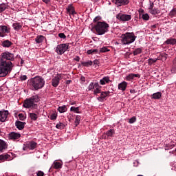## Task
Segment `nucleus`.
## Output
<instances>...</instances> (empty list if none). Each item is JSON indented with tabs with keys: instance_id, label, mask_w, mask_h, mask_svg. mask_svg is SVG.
<instances>
[{
	"instance_id": "37998d69",
	"label": "nucleus",
	"mask_w": 176,
	"mask_h": 176,
	"mask_svg": "<svg viewBox=\"0 0 176 176\" xmlns=\"http://www.w3.org/2000/svg\"><path fill=\"white\" fill-rule=\"evenodd\" d=\"M106 52H109V50L107 47H103L100 48L99 53H105Z\"/></svg>"
},
{
	"instance_id": "2eb2a0df",
	"label": "nucleus",
	"mask_w": 176,
	"mask_h": 176,
	"mask_svg": "<svg viewBox=\"0 0 176 176\" xmlns=\"http://www.w3.org/2000/svg\"><path fill=\"white\" fill-rule=\"evenodd\" d=\"M101 93V86L98 82L95 83V87L94 88V94L97 95Z\"/></svg>"
},
{
	"instance_id": "f257e3e1",
	"label": "nucleus",
	"mask_w": 176,
	"mask_h": 176,
	"mask_svg": "<svg viewBox=\"0 0 176 176\" xmlns=\"http://www.w3.org/2000/svg\"><path fill=\"white\" fill-rule=\"evenodd\" d=\"M14 60V54L10 52H4L0 58V78H5L8 74L12 72L13 63L11 61Z\"/></svg>"
},
{
	"instance_id": "b1692460",
	"label": "nucleus",
	"mask_w": 176,
	"mask_h": 176,
	"mask_svg": "<svg viewBox=\"0 0 176 176\" xmlns=\"http://www.w3.org/2000/svg\"><path fill=\"white\" fill-rule=\"evenodd\" d=\"M3 149H6V142L2 140H0V152H2Z\"/></svg>"
},
{
	"instance_id": "0eeeda50",
	"label": "nucleus",
	"mask_w": 176,
	"mask_h": 176,
	"mask_svg": "<svg viewBox=\"0 0 176 176\" xmlns=\"http://www.w3.org/2000/svg\"><path fill=\"white\" fill-rule=\"evenodd\" d=\"M8 34H10V28L6 25H0V37L5 38V36H8Z\"/></svg>"
},
{
	"instance_id": "7ed1b4c3",
	"label": "nucleus",
	"mask_w": 176,
	"mask_h": 176,
	"mask_svg": "<svg viewBox=\"0 0 176 176\" xmlns=\"http://www.w3.org/2000/svg\"><path fill=\"white\" fill-rule=\"evenodd\" d=\"M137 39V36L134 32H126L121 35V42L122 45H131Z\"/></svg>"
},
{
	"instance_id": "6ab92c4d",
	"label": "nucleus",
	"mask_w": 176,
	"mask_h": 176,
	"mask_svg": "<svg viewBox=\"0 0 176 176\" xmlns=\"http://www.w3.org/2000/svg\"><path fill=\"white\" fill-rule=\"evenodd\" d=\"M110 82H111V80L108 76L103 77L102 79L100 80V83L102 85H104L106 83H109Z\"/></svg>"
},
{
	"instance_id": "680f3d73",
	"label": "nucleus",
	"mask_w": 176,
	"mask_h": 176,
	"mask_svg": "<svg viewBox=\"0 0 176 176\" xmlns=\"http://www.w3.org/2000/svg\"><path fill=\"white\" fill-rule=\"evenodd\" d=\"M151 28H156V25H153L151 26Z\"/></svg>"
},
{
	"instance_id": "20e7f679",
	"label": "nucleus",
	"mask_w": 176,
	"mask_h": 176,
	"mask_svg": "<svg viewBox=\"0 0 176 176\" xmlns=\"http://www.w3.org/2000/svg\"><path fill=\"white\" fill-rule=\"evenodd\" d=\"M109 28V24L107 23V22H97L95 25V30L98 34V35H104V34H107L108 32V29Z\"/></svg>"
},
{
	"instance_id": "f8f14e48",
	"label": "nucleus",
	"mask_w": 176,
	"mask_h": 176,
	"mask_svg": "<svg viewBox=\"0 0 176 176\" xmlns=\"http://www.w3.org/2000/svg\"><path fill=\"white\" fill-rule=\"evenodd\" d=\"M8 111H0V122H5L8 119Z\"/></svg>"
},
{
	"instance_id": "79ce46f5",
	"label": "nucleus",
	"mask_w": 176,
	"mask_h": 176,
	"mask_svg": "<svg viewBox=\"0 0 176 176\" xmlns=\"http://www.w3.org/2000/svg\"><path fill=\"white\" fill-rule=\"evenodd\" d=\"M142 18L143 19V20H145L146 21H148V20H149V14H143L142 16Z\"/></svg>"
},
{
	"instance_id": "13d9d810",
	"label": "nucleus",
	"mask_w": 176,
	"mask_h": 176,
	"mask_svg": "<svg viewBox=\"0 0 176 176\" xmlns=\"http://www.w3.org/2000/svg\"><path fill=\"white\" fill-rule=\"evenodd\" d=\"M43 2H44L45 3H49V2H50V0H42Z\"/></svg>"
},
{
	"instance_id": "ddd939ff",
	"label": "nucleus",
	"mask_w": 176,
	"mask_h": 176,
	"mask_svg": "<svg viewBox=\"0 0 176 176\" xmlns=\"http://www.w3.org/2000/svg\"><path fill=\"white\" fill-rule=\"evenodd\" d=\"M111 92L109 91H103L101 93L100 96L97 98L98 101H100V102H102L108 96H109Z\"/></svg>"
},
{
	"instance_id": "5701e85b",
	"label": "nucleus",
	"mask_w": 176,
	"mask_h": 176,
	"mask_svg": "<svg viewBox=\"0 0 176 176\" xmlns=\"http://www.w3.org/2000/svg\"><path fill=\"white\" fill-rule=\"evenodd\" d=\"M161 98H162L161 92H156L152 95V98H153V100H160Z\"/></svg>"
},
{
	"instance_id": "e433bc0d",
	"label": "nucleus",
	"mask_w": 176,
	"mask_h": 176,
	"mask_svg": "<svg viewBox=\"0 0 176 176\" xmlns=\"http://www.w3.org/2000/svg\"><path fill=\"white\" fill-rule=\"evenodd\" d=\"M107 137H113L115 134V131L113 129H110L106 133Z\"/></svg>"
},
{
	"instance_id": "72a5a7b5",
	"label": "nucleus",
	"mask_w": 176,
	"mask_h": 176,
	"mask_svg": "<svg viewBox=\"0 0 176 176\" xmlns=\"http://www.w3.org/2000/svg\"><path fill=\"white\" fill-rule=\"evenodd\" d=\"M56 129H58L59 130H63L65 127V125L63 122H58L56 125Z\"/></svg>"
},
{
	"instance_id": "9d476101",
	"label": "nucleus",
	"mask_w": 176,
	"mask_h": 176,
	"mask_svg": "<svg viewBox=\"0 0 176 176\" xmlns=\"http://www.w3.org/2000/svg\"><path fill=\"white\" fill-rule=\"evenodd\" d=\"M111 1L116 5V6H126V5H129L130 2L129 0H112Z\"/></svg>"
},
{
	"instance_id": "bb28decb",
	"label": "nucleus",
	"mask_w": 176,
	"mask_h": 176,
	"mask_svg": "<svg viewBox=\"0 0 176 176\" xmlns=\"http://www.w3.org/2000/svg\"><path fill=\"white\" fill-rule=\"evenodd\" d=\"M36 142H30L29 144H28V147L31 150H34L36 148Z\"/></svg>"
},
{
	"instance_id": "1a4fd4ad",
	"label": "nucleus",
	"mask_w": 176,
	"mask_h": 176,
	"mask_svg": "<svg viewBox=\"0 0 176 176\" xmlns=\"http://www.w3.org/2000/svg\"><path fill=\"white\" fill-rule=\"evenodd\" d=\"M21 137V134L17 132H10L8 134V140H10V141H16V140H19Z\"/></svg>"
},
{
	"instance_id": "3c124183",
	"label": "nucleus",
	"mask_w": 176,
	"mask_h": 176,
	"mask_svg": "<svg viewBox=\"0 0 176 176\" xmlns=\"http://www.w3.org/2000/svg\"><path fill=\"white\" fill-rule=\"evenodd\" d=\"M45 175V173L43 172H42L41 170H38L37 172V176H43Z\"/></svg>"
},
{
	"instance_id": "774afa93",
	"label": "nucleus",
	"mask_w": 176,
	"mask_h": 176,
	"mask_svg": "<svg viewBox=\"0 0 176 176\" xmlns=\"http://www.w3.org/2000/svg\"><path fill=\"white\" fill-rule=\"evenodd\" d=\"M138 176H142V175H138Z\"/></svg>"
},
{
	"instance_id": "c03bdc74",
	"label": "nucleus",
	"mask_w": 176,
	"mask_h": 176,
	"mask_svg": "<svg viewBox=\"0 0 176 176\" xmlns=\"http://www.w3.org/2000/svg\"><path fill=\"white\" fill-rule=\"evenodd\" d=\"M126 80H131L133 79H134V74H129L126 78Z\"/></svg>"
},
{
	"instance_id": "58836bf2",
	"label": "nucleus",
	"mask_w": 176,
	"mask_h": 176,
	"mask_svg": "<svg viewBox=\"0 0 176 176\" xmlns=\"http://www.w3.org/2000/svg\"><path fill=\"white\" fill-rule=\"evenodd\" d=\"M96 87V83L91 82L89 85L88 86V90H94V88Z\"/></svg>"
},
{
	"instance_id": "052dcab7",
	"label": "nucleus",
	"mask_w": 176,
	"mask_h": 176,
	"mask_svg": "<svg viewBox=\"0 0 176 176\" xmlns=\"http://www.w3.org/2000/svg\"><path fill=\"white\" fill-rule=\"evenodd\" d=\"M162 57H164V60H167V55L163 54Z\"/></svg>"
},
{
	"instance_id": "c756f323",
	"label": "nucleus",
	"mask_w": 176,
	"mask_h": 176,
	"mask_svg": "<svg viewBox=\"0 0 176 176\" xmlns=\"http://www.w3.org/2000/svg\"><path fill=\"white\" fill-rule=\"evenodd\" d=\"M81 64L83 67H90L93 65V61L88 60L87 62H82Z\"/></svg>"
},
{
	"instance_id": "a211bd4d",
	"label": "nucleus",
	"mask_w": 176,
	"mask_h": 176,
	"mask_svg": "<svg viewBox=\"0 0 176 176\" xmlns=\"http://www.w3.org/2000/svg\"><path fill=\"white\" fill-rule=\"evenodd\" d=\"M52 167L53 168H55V170H58V168H63V164L55 160L52 164Z\"/></svg>"
},
{
	"instance_id": "f704fd0d",
	"label": "nucleus",
	"mask_w": 176,
	"mask_h": 176,
	"mask_svg": "<svg viewBox=\"0 0 176 176\" xmlns=\"http://www.w3.org/2000/svg\"><path fill=\"white\" fill-rule=\"evenodd\" d=\"M142 53V49L141 48H137L133 51V55L138 56V54H141Z\"/></svg>"
},
{
	"instance_id": "49530a36",
	"label": "nucleus",
	"mask_w": 176,
	"mask_h": 176,
	"mask_svg": "<svg viewBox=\"0 0 176 176\" xmlns=\"http://www.w3.org/2000/svg\"><path fill=\"white\" fill-rule=\"evenodd\" d=\"M18 116H19V120H24L26 118L25 116H24V114L23 113H19Z\"/></svg>"
},
{
	"instance_id": "864d4df0",
	"label": "nucleus",
	"mask_w": 176,
	"mask_h": 176,
	"mask_svg": "<svg viewBox=\"0 0 176 176\" xmlns=\"http://www.w3.org/2000/svg\"><path fill=\"white\" fill-rule=\"evenodd\" d=\"M140 74H133V78H140Z\"/></svg>"
},
{
	"instance_id": "4be33fe9",
	"label": "nucleus",
	"mask_w": 176,
	"mask_h": 176,
	"mask_svg": "<svg viewBox=\"0 0 176 176\" xmlns=\"http://www.w3.org/2000/svg\"><path fill=\"white\" fill-rule=\"evenodd\" d=\"M1 45L3 47H10V46H12V42L10 41L9 40H6L2 42Z\"/></svg>"
},
{
	"instance_id": "4d7b16f0",
	"label": "nucleus",
	"mask_w": 176,
	"mask_h": 176,
	"mask_svg": "<svg viewBox=\"0 0 176 176\" xmlns=\"http://www.w3.org/2000/svg\"><path fill=\"white\" fill-rule=\"evenodd\" d=\"M92 64L98 65V60H94V61L92 62Z\"/></svg>"
},
{
	"instance_id": "423d86ee",
	"label": "nucleus",
	"mask_w": 176,
	"mask_h": 176,
	"mask_svg": "<svg viewBox=\"0 0 176 176\" xmlns=\"http://www.w3.org/2000/svg\"><path fill=\"white\" fill-rule=\"evenodd\" d=\"M68 47H69V45L67 43L60 44L56 46L55 51L61 56L68 50Z\"/></svg>"
},
{
	"instance_id": "a878e982",
	"label": "nucleus",
	"mask_w": 176,
	"mask_h": 176,
	"mask_svg": "<svg viewBox=\"0 0 176 176\" xmlns=\"http://www.w3.org/2000/svg\"><path fill=\"white\" fill-rule=\"evenodd\" d=\"M58 112H60V113H64V112H67V106L63 105V106H60L58 108Z\"/></svg>"
},
{
	"instance_id": "ea45409f",
	"label": "nucleus",
	"mask_w": 176,
	"mask_h": 176,
	"mask_svg": "<svg viewBox=\"0 0 176 176\" xmlns=\"http://www.w3.org/2000/svg\"><path fill=\"white\" fill-rule=\"evenodd\" d=\"M50 119L51 120H56L57 119V113H53L50 115Z\"/></svg>"
},
{
	"instance_id": "39448f33",
	"label": "nucleus",
	"mask_w": 176,
	"mask_h": 176,
	"mask_svg": "<svg viewBox=\"0 0 176 176\" xmlns=\"http://www.w3.org/2000/svg\"><path fill=\"white\" fill-rule=\"evenodd\" d=\"M39 101V98L38 96H34L31 97L30 99L25 100L23 103L24 108H31L34 107L35 102H38Z\"/></svg>"
},
{
	"instance_id": "f03ea898",
	"label": "nucleus",
	"mask_w": 176,
	"mask_h": 176,
	"mask_svg": "<svg viewBox=\"0 0 176 176\" xmlns=\"http://www.w3.org/2000/svg\"><path fill=\"white\" fill-rule=\"evenodd\" d=\"M29 86L32 90H39V89H42L45 86V79L37 76L30 79Z\"/></svg>"
},
{
	"instance_id": "6e6552de",
	"label": "nucleus",
	"mask_w": 176,
	"mask_h": 176,
	"mask_svg": "<svg viewBox=\"0 0 176 176\" xmlns=\"http://www.w3.org/2000/svg\"><path fill=\"white\" fill-rule=\"evenodd\" d=\"M116 19L120 20V21H130L131 20V15L120 13L116 15Z\"/></svg>"
},
{
	"instance_id": "dca6fc26",
	"label": "nucleus",
	"mask_w": 176,
	"mask_h": 176,
	"mask_svg": "<svg viewBox=\"0 0 176 176\" xmlns=\"http://www.w3.org/2000/svg\"><path fill=\"white\" fill-rule=\"evenodd\" d=\"M26 123L25 122H23L21 121H16L15 122V126L16 127V129H18L19 130H23V129H24V126H25Z\"/></svg>"
},
{
	"instance_id": "7c9ffc66",
	"label": "nucleus",
	"mask_w": 176,
	"mask_h": 176,
	"mask_svg": "<svg viewBox=\"0 0 176 176\" xmlns=\"http://www.w3.org/2000/svg\"><path fill=\"white\" fill-rule=\"evenodd\" d=\"M71 112H74V113H80V110H79V107H72L70 108Z\"/></svg>"
},
{
	"instance_id": "8fccbe9b",
	"label": "nucleus",
	"mask_w": 176,
	"mask_h": 176,
	"mask_svg": "<svg viewBox=\"0 0 176 176\" xmlns=\"http://www.w3.org/2000/svg\"><path fill=\"white\" fill-rule=\"evenodd\" d=\"M19 79L21 81L27 80V76L25 75L21 76Z\"/></svg>"
},
{
	"instance_id": "2f4dec72",
	"label": "nucleus",
	"mask_w": 176,
	"mask_h": 176,
	"mask_svg": "<svg viewBox=\"0 0 176 176\" xmlns=\"http://www.w3.org/2000/svg\"><path fill=\"white\" fill-rule=\"evenodd\" d=\"M87 54H98L99 53L98 50L94 49V50H89L87 51Z\"/></svg>"
},
{
	"instance_id": "c9c22d12",
	"label": "nucleus",
	"mask_w": 176,
	"mask_h": 176,
	"mask_svg": "<svg viewBox=\"0 0 176 176\" xmlns=\"http://www.w3.org/2000/svg\"><path fill=\"white\" fill-rule=\"evenodd\" d=\"M150 13L153 14V16H156V14H159V13H160V11L157 9H153L150 10Z\"/></svg>"
},
{
	"instance_id": "69168bd1",
	"label": "nucleus",
	"mask_w": 176,
	"mask_h": 176,
	"mask_svg": "<svg viewBox=\"0 0 176 176\" xmlns=\"http://www.w3.org/2000/svg\"><path fill=\"white\" fill-rule=\"evenodd\" d=\"M82 80L85 81V77L81 78Z\"/></svg>"
},
{
	"instance_id": "a18cd8bd",
	"label": "nucleus",
	"mask_w": 176,
	"mask_h": 176,
	"mask_svg": "<svg viewBox=\"0 0 176 176\" xmlns=\"http://www.w3.org/2000/svg\"><path fill=\"white\" fill-rule=\"evenodd\" d=\"M136 121H137V118L133 116L131 119H129V123H130V124L135 123Z\"/></svg>"
},
{
	"instance_id": "412c9836",
	"label": "nucleus",
	"mask_w": 176,
	"mask_h": 176,
	"mask_svg": "<svg viewBox=\"0 0 176 176\" xmlns=\"http://www.w3.org/2000/svg\"><path fill=\"white\" fill-rule=\"evenodd\" d=\"M45 39H46V38L42 35H39L37 36L35 38V42L36 43H42V42H43V41H45Z\"/></svg>"
},
{
	"instance_id": "393cba45",
	"label": "nucleus",
	"mask_w": 176,
	"mask_h": 176,
	"mask_svg": "<svg viewBox=\"0 0 176 176\" xmlns=\"http://www.w3.org/2000/svg\"><path fill=\"white\" fill-rule=\"evenodd\" d=\"M9 157H10V155H9L8 154L0 155V160H1L2 162H5V160H8Z\"/></svg>"
},
{
	"instance_id": "9b49d317",
	"label": "nucleus",
	"mask_w": 176,
	"mask_h": 176,
	"mask_svg": "<svg viewBox=\"0 0 176 176\" xmlns=\"http://www.w3.org/2000/svg\"><path fill=\"white\" fill-rule=\"evenodd\" d=\"M62 76H63L61 74H58L52 78V83L54 87H57V86H58V83H60V80L61 79Z\"/></svg>"
},
{
	"instance_id": "473e14b6",
	"label": "nucleus",
	"mask_w": 176,
	"mask_h": 176,
	"mask_svg": "<svg viewBox=\"0 0 176 176\" xmlns=\"http://www.w3.org/2000/svg\"><path fill=\"white\" fill-rule=\"evenodd\" d=\"M159 60V58H149L148 59V65H152V64L156 63Z\"/></svg>"
},
{
	"instance_id": "e2e57ef3",
	"label": "nucleus",
	"mask_w": 176,
	"mask_h": 176,
	"mask_svg": "<svg viewBox=\"0 0 176 176\" xmlns=\"http://www.w3.org/2000/svg\"><path fill=\"white\" fill-rule=\"evenodd\" d=\"M70 105H75V102L70 103Z\"/></svg>"
},
{
	"instance_id": "4468645a",
	"label": "nucleus",
	"mask_w": 176,
	"mask_h": 176,
	"mask_svg": "<svg viewBox=\"0 0 176 176\" xmlns=\"http://www.w3.org/2000/svg\"><path fill=\"white\" fill-rule=\"evenodd\" d=\"M67 12L69 15L72 14V16H75V14H76V12H75V8H74V6H72V5H69L67 8Z\"/></svg>"
},
{
	"instance_id": "bf43d9fd",
	"label": "nucleus",
	"mask_w": 176,
	"mask_h": 176,
	"mask_svg": "<svg viewBox=\"0 0 176 176\" xmlns=\"http://www.w3.org/2000/svg\"><path fill=\"white\" fill-rule=\"evenodd\" d=\"M74 60H75L76 61H79V60H80V58H79V56H76V57L74 58Z\"/></svg>"
},
{
	"instance_id": "4c0bfd02",
	"label": "nucleus",
	"mask_w": 176,
	"mask_h": 176,
	"mask_svg": "<svg viewBox=\"0 0 176 176\" xmlns=\"http://www.w3.org/2000/svg\"><path fill=\"white\" fill-rule=\"evenodd\" d=\"M30 118L32 119V120H36V119H38V115L35 114L34 113H30Z\"/></svg>"
},
{
	"instance_id": "c85d7f7f",
	"label": "nucleus",
	"mask_w": 176,
	"mask_h": 176,
	"mask_svg": "<svg viewBox=\"0 0 176 176\" xmlns=\"http://www.w3.org/2000/svg\"><path fill=\"white\" fill-rule=\"evenodd\" d=\"M167 45H175L176 39L175 38H168L166 41Z\"/></svg>"
},
{
	"instance_id": "5fc2aeb1",
	"label": "nucleus",
	"mask_w": 176,
	"mask_h": 176,
	"mask_svg": "<svg viewBox=\"0 0 176 176\" xmlns=\"http://www.w3.org/2000/svg\"><path fill=\"white\" fill-rule=\"evenodd\" d=\"M149 9L150 10H152L153 9V3H151Z\"/></svg>"
},
{
	"instance_id": "6e6d98bb",
	"label": "nucleus",
	"mask_w": 176,
	"mask_h": 176,
	"mask_svg": "<svg viewBox=\"0 0 176 176\" xmlns=\"http://www.w3.org/2000/svg\"><path fill=\"white\" fill-rule=\"evenodd\" d=\"M130 93H131V94H135L136 93L135 89H131Z\"/></svg>"
},
{
	"instance_id": "a19ab883",
	"label": "nucleus",
	"mask_w": 176,
	"mask_h": 176,
	"mask_svg": "<svg viewBox=\"0 0 176 176\" xmlns=\"http://www.w3.org/2000/svg\"><path fill=\"white\" fill-rule=\"evenodd\" d=\"M80 119L81 117L80 116H77L75 120V124L76 126H78V124H79V123H80Z\"/></svg>"
},
{
	"instance_id": "de8ad7c7",
	"label": "nucleus",
	"mask_w": 176,
	"mask_h": 176,
	"mask_svg": "<svg viewBox=\"0 0 176 176\" xmlns=\"http://www.w3.org/2000/svg\"><path fill=\"white\" fill-rule=\"evenodd\" d=\"M58 36L61 39H65V38H67V36H65V34L64 33H59Z\"/></svg>"
},
{
	"instance_id": "cd10ccee",
	"label": "nucleus",
	"mask_w": 176,
	"mask_h": 176,
	"mask_svg": "<svg viewBox=\"0 0 176 176\" xmlns=\"http://www.w3.org/2000/svg\"><path fill=\"white\" fill-rule=\"evenodd\" d=\"M6 9H8V4L6 3L0 4V13H2V12H5Z\"/></svg>"
},
{
	"instance_id": "0e129e2a",
	"label": "nucleus",
	"mask_w": 176,
	"mask_h": 176,
	"mask_svg": "<svg viewBox=\"0 0 176 176\" xmlns=\"http://www.w3.org/2000/svg\"><path fill=\"white\" fill-rule=\"evenodd\" d=\"M173 10L174 11V12H175V14H176V9H173Z\"/></svg>"
},
{
	"instance_id": "09e8293b",
	"label": "nucleus",
	"mask_w": 176,
	"mask_h": 176,
	"mask_svg": "<svg viewBox=\"0 0 176 176\" xmlns=\"http://www.w3.org/2000/svg\"><path fill=\"white\" fill-rule=\"evenodd\" d=\"M100 20H101V16H98L94 18V23H97V22L98 23V21H100Z\"/></svg>"
},
{
	"instance_id": "f3484780",
	"label": "nucleus",
	"mask_w": 176,
	"mask_h": 176,
	"mask_svg": "<svg viewBox=\"0 0 176 176\" xmlns=\"http://www.w3.org/2000/svg\"><path fill=\"white\" fill-rule=\"evenodd\" d=\"M127 87V82L123 81L122 82L118 84V89L122 90V91H124Z\"/></svg>"
},
{
	"instance_id": "603ef678",
	"label": "nucleus",
	"mask_w": 176,
	"mask_h": 176,
	"mask_svg": "<svg viewBox=\"0 0 176 176\" xmlns=\"http://www.w3.org/2000/svg\"><path fill=\"white\" fill-rule=\"evenodd\" d=\"M170 16H175V12H174V10H172L170 13H169Z\"/></svg>"
},
{
	"instance_id": "aec40b11",
	"label": "nucleus",
	"mask_w": 176,
	"mask_h": 176,
	"mask_svg": "<svg viewBox=\"0 0 176 176\" xmlns=\"http://www.w3.org/2000/svg\"><path fill=\"white\" fill-rule=\"evenodd\" d=\"M21 27L22 25L20 23L16 22L12 23V28H14L15 31H20V30H21Z\"/></svg>"
},
{
	"instance_id": "338daca9",
	"label": "nucleus",
	"mask_w": 176,
	"mask_h": 176,
	"mask_svg": "<svg viewBox=\"0 0 176 176\" xmlns=\"http://www.w3.org/2000/svg\"><path fill=\"white\" fill-rule=\"evenodd\" d=\"M174 63H176V58L174 59Z\"/></svg>"
}]
</instances>
